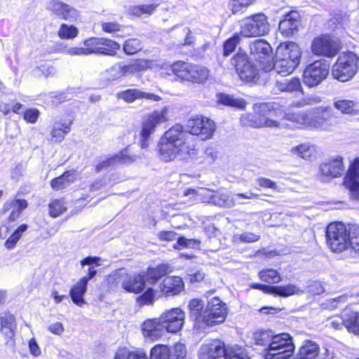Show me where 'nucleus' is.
Instances as JSON below:
<instances>
[{
    "mask_svg": "<svg viewBox=\"0 0 359 359\" xmlns=\"http://www.w3.org/2000/svg\"><path fill=\"white\" fill-rule=\"evenodd\" d=\"M189 137L180 124H175L167 130L161 138L158 147L161 159L165 162L176 158L188 160L196 158L198 150L189 141Z\"/></svg>",
    "mask_w": 359,
    "mask_h": 359,
    "instance_id": "1",
    "label": "nucleus"
},
{
    "mask_svg": "<svg viewBox=\"0 0 359 359\" xmlns=\"http://www.w3.org/2000/svg\"><path fill=\"white\" fill-rule=\"evenodd\" d=\"M326 241L334 252H359V229L353 228L348 231L341 222L331 223L326 229Z\"/></svg>",
    "mask_w": 359,
    "mask_h": 359,
    "instance_id": "2",
    "label": "nucleus"
},
{
    "mask_svg": "<svg viewBox=\"0 0 359 359\" xmlns=\"http://www.w3.org/2000/svg\"><path fill=\"white\" fill-rule=\"evenodd\" d=\"M302 52L294 42L280 43L276 53L273 69L281 76H287L293 72L299 65Z\"/></svg>",
    "mask_w": 359,
    "mask_h": 359,
    "instance_id": "3",
    "label": "nucleus"
},
{
    "mask_svg": "<svg viewBox=\"0 0 359 359\" xmlns=\"http://www.w3.org/2000/svg\"><path fill=\"white\" fill-rule=\"evenodd\" d=\"M199 359H249L241 348L226 349L224 342L212 340L202 344L198 353Z\"/></svg>",
    "mask_w": 359,
    "mask_h": 359,
    "instance_id": "4",
    "label": "nucleus"
},
{
    "mask_svg": "<svg viewBox=\"0 0 359 359\" xmlns=\"http://www.w3.org/2000/svg\"><path fill=\"white\" fill-rule=\"evenodd\" d=\"M275 103H259L254 105V114H243L241 121L244 126L262 128L277 127V121L272 119L275 114Z\"/></svg>",
    "mask_w": 359,
    "mask_h": 359,
    "instance_id": "5",
    "label": "nucleus"
},
{
    "mask_svg": "<svg viewBox=\"0 0 359 359\" xmlns=\"http://www.w3.org/2000/svg\"><path fill=\"white\" fill-rule=\"evenodd\" d=\"M231 65L240 79L247 83H257L262 75L266 74L257 64L250 61L248 55L241 50L231 58Z\"/></svg>",
    "mask_w": 359,
    "mask_h": 359,
    "instance_id": "6",
    "label": "nucleus"
},
{
    "mask_svg": "<svg viewBox=\"0 0 359 359\" xmlns=\"http://www.w3.org/2000/svg\"><path fill=\"white\" fill-rule=\"evenodd\" d=\"M358 63L359 58L354 53H342L332 66V74L341 82L348 81L357 73Z\"/></svg>",
    "mask_w": 359,
    "mask_h": 359,
    "instance_id": "7",
    "label": "nucleus"
},
{
    "mask_svg": "<svg viewBox=\"0 0 359 359\" xmlns=\"http://www.w3.org/2000/svg\"><path fill=\"white\" fill-rule=\"evenodd\" d=\"M294 350L292 337L287 333L273 337L270 348H264L266 359H287Z\"/></svg>",
    "mask_w": 359,
    "mask_h": 359,
    "instance_id": "8",
    "label": "nucleus"
},
{
    "mask_svg": "<svg viewBox=\"0 0 359 359\" xmlns=\"http://www.w3.org/2000/svg\"><path fill=\"white\" fill-rule=\"evenodd\" d=\"M109 282L115 285H121L126 291L137 294L144 289L146 280L142 273L129 277L124 269H120L109 276Z\"/></svg>",
    "mask_w": 359,
    "mask_h": 359,
    "instance_id": "9",
    "label": "nucleus"
},
{
    "mask_svg": "<svg viewBox=\"0 0 359 359\" xmlns=\"http://www.w3.org/2000/svg\"><path fill=\"white\" fill-rule=\"evenodd\" d=\"M269 24L263 13L252 15L245 18L241 25V35L244 37H257L267 34Z\"/></svg>",
    "mask_w": 359,
    "mask_h": 359,
    "instance_id": "10",
    "label": "nucleus"
},
{
    "mask_svg": "<svg viewBox=\"0 0 359 359\" xmlns=\"http://www.w3.org/2000/svg\"><path fill=\"white\" fill-rule=\"evenodd\" d=\"M168 108L163 107L160 110L154 111L145 117L142 122V128L140 133V145L142 148L147 147L150 135L155 132L156 128L159 125L168 121Z\"/></svg>",
    "mask_w": 359,
    "mask_h": 359,
    "instance_id": "11",
    "label": "nucleus"
},
{
    "mask_svg": "<svg viewBox=\"0 0 359 359\" xmlns=\"http://www.w3.org/2000/svg\"><path fill=\"white\" fill-rule=\"evenodd\" d=\"M330 72V65L325 60H316L306 66L303 74V81L309 87L318 86Z\"/></svg>",
    "mask_w": 359,
    "mask_h": 359,
    "instance_id": "12",
    "label": "nucleus"
},
{
    "mask_svg": "<svg viewBox=\"0 0 359 359\" xmlns=\"http://www.w3.org/2000/svg\"><path fill=\"white\" fill-rule=\"evenodd\" d=\"M227 315V306L217 297L212 298L205 308L204 326L212 327L223 323Z\"/></svg>",
    "mask_w": 359,
    "mask_h": 359,
    "instance_id": "13",
    "label": "nucleus"
},
{
    "mask_svg": "<svg viewBox=\"0 0 359 359\" xmlns=\"http://www.w3.org/2000/svg\"><path fill=\"white\" fill-rule=\"evenodd\" d=\"M186 127L189 133L200 135L203 140L210 139L215 131V122L203 116L190 118L187 121Z\"/></svg>",
    "mask_w": 359,
    "mask_h": 359,
    "instance_id": "14",
    "label": "nucleus"
},
{
    "mask_svg": "<svg viewBox=\"0 0 359 359\" xmlns=\"http://www.w3.org/2000/svg\"><path fill=\"white\" fill-rule=\"evenodd\" d=\"M311 128L330 130L337 121L330 107H320L311 114Z\"/></svg>",
    "mask_w": 359,
    "mask_h": 359,
    "instance_id": "15",
    "label": "nucleus"
},
{
    "mask_svg": "<svg viewBox=\"0 0 359 359\" xmlns=\"http://www.w3.org/2000/svg\"><path fill=\"white\" fill-rule=\"evenodd\" d=\"M320 179L322 182L341 176L345 172L343 158L340 156H332L319 165Z\"/></svg>",
    "mask_w": 359,
    "mask_h": 359,
    "instance_id": "16",
    "label": "nucleus"
},
{
    "mask_svg": "<svg viewBox=\"0 0 359 359\" xmlns=\"http://www.w3.org/2000/svg\"><path fill=\"white\" fill-rule=\"evenodd\" d=\"M311 50L315 55L332 57L339 52V43L331 36L323 35L313 39Z\"/></svg>",
    "mask_w": 359,
    "mask_h": 359,
    "instance_id": "17",
    "label": "nucleus"
},
{
    "mask_svg": "<svg viewBox=\"0 0 359 359\" xmlns=\"http://www.w3.org/2000/svg\"><path fill=\"white\" fill-rule=\"evenodd\" d=\"M137 157V155L130 154V147L110 157L101 156L95 166V172L98 173L109 168L131 163L135 161Z\"/></svg>",
    "mask_w": 359,
    "mask_h": 359,
    "instance_id": "18",
    "label": "nucleus"
},
{
    "mask_svg": "<svg viewBox=\"0 0 359 359\" xmlns=\"http://www.w3.org/2000/svg\"><path fill=\"white\" fill-rule=\"evenodd\" d=\"M166 332L176 333L184 325L185 313L180 308L166 310L159 316Z\"/></svg>",
    "mask_w": 359,
    "mask_h": 359,
    "instance_id": "19",
    "label": "nucleus"
},
{
    "mask_svg": "<svg viewBox=\"0 0 359 359\" xmlns=\"http://www.w3.org/2000/svg\"><path fill=\"white\" fill-rule=\"evenodd\" d=\"M149 67V62L147 60H138L129 65H123L121 62L116 64L108 72L112 74V80L119 79L123 76L132 75L136 72L145 70Z\"/></svg>",
    "mask_w": 359,
    "mask_h": 359,
    "instance_id": "20",
    "label": "nucleus"
},
{
    "mask_svg": "<svg viewBox=\"0 0 359 359\" xmlns=\"http://www.w3.org/2000/svg\"><path fill=\"white\" fill-rule=\"evenodd\" d=\"M28 204L26 200L24 199H12L7 201L3 205L1 212L3 214L11 211L10 214L4 224L0 228V231L5 227L8 229V226H10L12 222H14L18 219L23 210L27 207Z\"/></svg>",
    "mask_w": 359,
    "mask_h": 359,
    "instance_id": "21",
    "label": "nucleus"
},
{
    "mask_svg": "<svg viewBox=\"0 0 359 359\" xmlns=\"http://www.w3.org/2000/svg\"><path fill=\"white\" fill-rule=\"evenodd\" d=\"M48 8L58 18L70 22L75 21L79 17L76 9L58 0H51Z\"/></svg>",
    "mask_w": 359,
    "mask_h": 359,
    "instance_id": "22",
    "label": "nucleus"
},
{
    "mask_svg": "<svg viewBox=\"0 0 359 359\" xmlns=\"http://www.w3.org/2000/svg\"><path fill=\"white\" fill-rule=\"evenodd\" d=\"M299 26V14L297 11H290L280 21L278 29L283 36L290 37L298 32Z\"/></svg>",
    "mask_w": 359,
    "mask_h": 359,
    "instance_id": "23",
    "label": "nucleus"
},
{
    "mask_svg": "<svg viewBox=\"0 0 359 359\" xmlns=\"http://www.w3.org/2000/svg\"><path fill=\"white\" fill-rule=\"evenodd\" d=\"M142 331L146 338L152 341L160 339L166 333L160 317L146 320L142 324Z\"/></svg>",
    "mask_w": 359,
    "mask_h": 359,
    "instance_id": "24",
    "label": "nucleus"
},
{
    "mask_svg": "<svg viewBox=\"0 0 359 359\" xmlns=\"http://www.w3.org/2000/svg\"><path fill=\"white\" fill-rule=\"evenodd\" d=\"M250 55L255 60L262 62L272 56V48L264 39H257L250 44Z\"/></svg>",
    "mask_w": 359,
    "mask_h": 359,
    "instance_id": "25",
    "label": "nucleus"
},
{
    "mask_svg": "<svg viewBox=\"0 0 359 359\" xmlns=\"http://www.w3.org/2000/svg\"><path fill=\"white\" fill-rule=\"evenodd\" d=\"M344 184L347 189L359 196V157L355 158L350 164Z\"/></svg>",
    "mask_w": 359,
    "mask_h": 359,
    "instance_id": "26",
    "label": "nucleus"
},
{
    "mask_svg": "<svg viewBox=\"0 0 359 359\" xmlns=\"http://www.w3.org/2000/svg\"><path fill=\"white\" fill-rule=\"evenodd\" d=\"M161 292L165 297L177 295L184 289L182 278L179 276H167L160 285Z\"/></svg>",
    "mask_w": 359,
    "mask_h": 359,
    "instance_id": "27",
    "label": "nucleus"
},
{
    "mask_svg": "<svg viewBox=\"0 0 359 359\" xmlns=\"http://www.w3.org/2000/svg\"><path fill=\"white\" fill-rule=\"evenodd\" d=\"M118 99L124 100L127 103H131L140 99L151 100L154 101H160L161 97L153 93H149L142 91L137 88H128L125 90L117 93Z\"/></svg>",
    "mask_w": 359,
    "mask_h": 359,
    "instance_id": "28",
    "label": "nucleus"
},
{
    "mask_svg": "<svg viewBox=\"0 0 359 359\" xmlns=\"http://www.w3.org/2000/svg\"><path fill=\"white\" fill-rule=\"evenodd\" d=\"M189 318L198 327L204 326L205 308L204 302L200 299H192L189 303Z\"/></svg>",
    "mask_w": 359,
    "mask_h": 359,
    "instance_id": "29",
    "label": "nucleus"
},
{
    "mask_svg": "<svg viewBox=\"0 0 359 359\" xmlns=\"http://www.w3.org/2000/svg\"><path fill=\"white\" fill-rule=\"evenodd\" d=\"M209 77V70L200 65L189 64L185 81L203 83Z\"/></svg>",
    "mask_w": 359,
    "mask_h": 359,
    "instance_id": "30",
    "label": "nucleus"
},
{
    "mask_svg": "<svg viewBox=\"0 0 359 359\" xmlns=\"http://www.w3.org/2000/svg\"><path fill=\"white\" fill-rule=\"evenodd\" d=\"M294 359H325L320 353L318 346L312 341H307L302 345Z\"/></svg>",
    "mask_w": 359,
    "mask_h": 359,
    "instance_id": "31",
    "label": "nucleus"
},
{
    "mask_svg": "<svg viewBox=\"0 0 359 359\" xmlns=\"http://www.w3.org/2000/svg\"><path fill=\"white\" fill-rule=\"evenodd\" d=\"M345 327L349 332L359 334V311L346 307L343 311Z\"/></svg>",
    "mask_w": 359,
    "mask_h": 359,
    "instance_id": "32",
    "label": "nucleus"
},
{
    "mask_svg": "<svg viewBox=\"0 0 359 359\" xmlns=\"http://www.w3.org/2000/svg\"><path fill=\"white\" fill-rule=\"evenodd\" d=\"M0 320L1 332L8 339H12L14 336V330L16 327L14 316L10 312H3L0 313Z\"/></svg>",
    "mask_w": 359,
    "mask_h": 359,
    "instance_id": "33",
    "label": "nucleus"
},
{
    "mask_svg": "<svg viewBox=\"0 0 359 359\" xmlns=\"http://www.w3.org/2000/svg\"><path fill=\"white\" fill-rule=\"evenodd\" d=\"M170 272L168 264H160L156 267L148 268L147 271L142 272L146 281L150 284H155L160 278Z\"/></svg>",
    "mask_w": 359,
    "mask_h": 359,
    "instance_id": "34",
    "label": "nucleus"
},
{
    "mask_svg": "<svg viewBox=\"0 0 359 359\" xmlns=\"http://www.w3.org/2000/svg\"><path fill=\"white\" fill-rule=\"evenodd\" d=\"M88 283L85 278H81L80 280L75 284L69 292V296L72 302L79 306H81L86 304L83 295L87 290Z\"/></svg>",
    "mask_w": 359,
    "mask_h": 359,
    "instance_id": "35",
    "label": "nucleus"
},
{
    "mask_svg": "<svg viewBox=\"0 0 359 359\" xmlns=\"http://www.w3.org/2000/svg\"><path fill=\"white\" fill-rule=\"evenodd\" d=\"M76 177V171L71 170L65 172L62 175L51 180L50 186L53 189L58 191L63 189L72 183Z\"/></svg>",
    "mask_w": 359,
    "mask_h": 359,
    "instance_id": "36",
    "label": "nucleus"
},
{
    "mask_svg": "<svg viewBox=\"0 0 359 359\" xmlns=\"http://www.w3.org/2000/svg\"><path fill=\"white\" fill-rule=\"evenodd\" d=\"M304 290H302L296 285L289 284L287 285H272L271 294L282 297H287L294 294H303Z\"/></svg>",
    "mask_w": 359,
    "mask_h": 359,
    "instance_id": "37",
    "label": "nucleus"
},
{
    "mask_svg": "<svg viewBox=\"0 0 359 359\" xmlns=\"http://www.w3.org/2000/svg\"><path fill=\"white\" fill-rule=\"evenodd\" d=\"M218 101L222 104L239 109H243L246 105V102L243 99L235 98L232 95L225 93H219L218 95Z\"/></svg>",
    "mask_w": 359,
    "mask_h": 359,
    "instance_id": "38",
    "label": "nucleus"
},
{
    "mask_svg": "<svg viewBox=\"0 0 359 359\" xmlns=\"http://www.w3.org/2000/svg\"><path fill=\"white\" fill-rule=\"evenodd\" d=\"M274 336L271 330H263L255 333L253 339L256 344L270 348Z\"/></svg>",
    "mask_w": 359,
    "mask_h": 359,
    "instance_id": "39",
    "label": "nucleus"
},
{
    "mask_svg": "<svg viewBox=\"0 0 359 359\" xmlns=\"http://www.w3.org/2000/svg\"><path fill=\"white\" fill-rule=\"evenodd\" d=\"M70 124L71 123L67 124L62 122H55L51 130L52 137L55 138L56 141L61 142L65 135L69 133Z\"/></svg>",
    "mask_w": 359,
    "mask_h": 359,
    "instance_id": "40",
    "label": "nucleus"
},
{
    "mask_svg": "<svg viewBox=\"0 0 359 359\" xmlns=\"http://www.w3.org/2000/svg\"><path fill=\"white\" fill-rule=\"evenodd\" d=\"M120 48L119 43L105 39V42L100 46V48H97L96 51L97 54L114 56L116 54V50Z\"/></svg>",
    "mask_w": 359,
    "mask_h": 359,
    "instance_id": "41",
    "label": "nucleus"
},
{
    "mask_svg": "<svg viewBox=\"0 0 359 359\" xmlns=\"http://www.w3.org/2000/svg\"><path fill=\"white\" fill-rule=\"evenodd\" d=\"M78 34L79 29L77 27L65 23H62L57 31L58 36L65 40L73 39L77 36Z\"/></svg>",
    "mask_w": 359,
    "mask_h": 359,
    "instance_id": "42",
    "label": "nucleus"
},
{
    "mask_svg": "<svg viewBox=\"0 0 359 359\" xmlns=\"http://www.w3.org/2000/svg\"><path fill=\"white\" fill-rule=\"evenodd\" d=\"M49 215L55 218L67 210L65 203L62 198L52 200L48 204Z\"/></svg>",
    "mask_w": 359,
    "mask_h": 359,
    "instance_id": "43",
    "label": "nucleus"
},
{
    "mask_svg": "<svg viewBox=\"0 0 359 359\" xmlns=\"http://www.w3.org/2000/svg\"><path fill=\"white\" fill-rule=\"evenodd\" d=\"M287 118L304 127H311V115L305 111H298L287 114Z\"/></svg>",
    "mask_w": 359,
    "mask_h": 359,
    "instance_id": "44",
    "label": "nucleus"
},
{
    "mask_svg": "<svg viewBox=\"0 0 359 359\" xmlns=\"http://www.w3.org/2000/svg\"><path fill=\"white\" fill-rule=\"evenodd\" d=\"M149 359H170V348L165 345H156L151 349Z\"/></svg>",
    "mask_w": 359,
    "mask_h": 359,
    "instance_id": "45",
    "label": "nucleus"
},
{
    "mask_svg": "<svg viewBox=\"0 0 359 359\" xmlns=\"http://www.w3.org/2000/svg\"><path fill=\"white\" fill-rule=\"evenodd\" d=\"M114 359H147V355L141 351H130L126 348H120Z\"/></svg>",
    "mask_w": 359,
    "mask_h": 359,
    "instance_id": "46",
    "label": "nucleus"
},
{
    "mask_svg": "<svg viewBox=\"0 0 359 359\" xmlns=\"http://www.w3.org/2000/svg\"><path fill=\"white\" fill-rule=\"evenodd\" d=\"M259 278L262 281L269 284L278 283L281 280L279 273L272 269H267L259 272Z\"/></svg>",
    "mask_w": 359,
    "mask_h": 359,
    "instance_id": "47",
    "label": "nucleus"
},
{
    "mask_svg": "<svg viewBox=\"0 0 359 359\" xmlns=\"http://www.w3.org/2000/svg\"><path fill=\"white\" fill-rule=\"evenodd\" d=\"M291 151L304 159H309L315 152V148L309 144H302L296 147H293Z\"/></svg>",
    "mask_w": 359,
    "mask_h": 359,
    "instance_id": "48",
    "label": "nucleus"
},
{
    "mask_svg": "<svg viewBox=\"0 0 359 359\" xmlns=\"http://www.w3.org/2000/svg\"><path fill=\"white\" fill-rule=\"evenodd\" d=\"M278 87L283 91L294 92L301 90L302 85L299 79L292 78L278 82Z\"/></svg>",
    "mask_w": 359,
    "mask_h": 359,
    "instance_id": "49",
    "label": "nucleus"
},
{
    "mask_svg": "<svg viewBox=\"0 0 359 359\" xmlns=\"http://www.w3.org/2000/svg\"><path fill=\"white\" fill-rule=\"evenodd\" d=\"M334 107L342 114H357L355 111V102L348 100H337L334 102Z\"/></svg>",
    "mask_w": 359,
    "mask_h": 359,
    "instance_id": "50",
    "label": "nucleus"
},
{
    "mask_svg": "<svg viewBox=\"0 0 359 359\" xmlns=\"http://www.w3.org/2000/svg\"><path fill=\"white\" fill-rule=\"evenodd\" d=\"M27 225L25 224H21L6 240L5 247L9 250L14 248L22 234L27 229Z\"/></svg>",
    "mask_w": 359,
    "mask_h": 359,
    "instance_id": "51",
    "label": "nucleus"
},
{
    "mask_svg": "<svg viewBox=\"0 0 359 359\" xmlns=\"http://www.w3.org/2000/svg\"><path fill=\"white\" fill-rule=\"evenodd\" d=\"M240 41L241 36L238 34H235L231 38L226 39L223 44L224 56L230 55L235 50Z\"/></svg>",
    "mask_w": 359,
    "mask_h": 359,
    "instance_id": "52",
    "label": "nucleus"
},
{
    "mask_svg": "<svg viewBox=\"0 0 359 359\" xmlns=\"http://www.w3.org/2000/svg\"><path fill=\"white\" fill-rule=\"evenodd\" d=\"M142 43L138 39H129L124 42L123 50L127 55H133L142 48Z\"/></svg>",
    "mask_w": 359,
    "mask_h": 359,
    "instance_id": "53",
    "label": "nucleus"
},
{
    "mask_svg": "<svg viewBox=\"0 0 359 359\" xmlns=\"http://www.w3.org/2000/svg\"><path fill=\"white\" fill-rule=\"evenodd\" d=\"M189 63L177 61L170 65V71L179 78L185 80L189 71Z\"/></svg>",
    "mask_w": 359,
    "mask_h": 359,
    "instance_id": "54",
    "label": "nucleus"
},
{
    "mask_svg": "<svg viewBox=\"0 0 359 359\" xmlns=\"http://www.w3.org/2000/svg\"><path fill=\"white\" fill-rule=\"evenodd\" d=\"M231 196L226 193H215L211 198L212 203L217 205L224 208H232L233 203L231 202Z\"/></svg>",
    "mask_w": 359,
    "mask_h": 359,
    "instance_id": "55",
    "label": "nucleus"
},
{
    "mask_svg": "<svg viewBox=\"0 0 359 359\" xmlns=\"http://www.w3.org/2000/svg\"><path fill=\"white\" fill-rule=\"evenodd\" d=\"M105 42V38L92 37L84 41L85 48L88 51V54H97V48H100V46Z\"/></svg>",
    "mask_w": 359,
    "mask_h": 359,
    "instance_id": "56",
    "label": "nucleus"
},
{
    "mask_svg": "<svg viewBox=\"0 0 359 359\" xmlns=\"http://www.w3.org/2000/svg\"><path fill=\"white\" fill-rule=\"evenodd\" d=\"M159 6V3L152 4L149 5H139L134 6L131 9V13L134 15L140 16L143 14H149L151 15L154 13L156 8Z\"/></svg>",
    "mask_w": 359,
    "mask_h": 359,
    "instance_id": "57",
    "label": "nucleus"
},
{
    "mask_svg": "<svg viewBox=\"0 0 359 359\" xmlns=\"http://www.w3.org/2000/svg\"><path fill=\"white\" fill-rule=\"evenodd\" d=\"M155 301V291L153 288H148L142 294L137 298L140 305L152 304Z\"/></svg>",
    "mask_w": 359,
    "mask_h": 359,
    "instance_id": "58",
    "label": "nucleus"
},
{
    "mask_svg": "<svg viewBox=\"0 0 359 359\" xmlns=\"http://www.w3.org/2000/svg\"><path fill=\"white\" fill-rule=\"evenodd\" d=\"M303 290H304V293L309 292L311 294L317 295L324 292L325 289L320 282L310 280Z\"/></svg>",
    "mask_w": 359,
    "mask_h": 359,
    "instance_id": "59",
    "label": "nucleus"
},
{
    "mask_svg": "<svg viewBox=\"0 0 359 359\" xmlns=\"http://www.w3.org/2000/svg\"><path fill=\"white\" fill-rule=\"evenodd\" d=\"M187 350L183 344H176L170 349V358L172 359H185Z\"/></svg>",
    "mask_w": 359,
    "mask_h": 359,
    "instance_id": "60",
    "label": "nucleus"
},
{
    "mask_svg": "<svg viewBox=\"0 0 359 359\" xmlns=\"http://www.w3.org/2000/svg\"><path fill=\"white\" fill-rule=\"evenodd\" d=\"M258 185L262 188L271 189L272 190L280 192V189L278 188L276 182L272 181L270 179L266 177H258L256 180Z\"/></svg>",
    "mask_w": 359,
    "mask_h": 359,
    "instance_id": "61",
    "label": "nucleus"
},
{
    "mask_svg": "<svg viewBox=\"0 0 359 359\" xmlns=\"http://www.w3.org/2000/svg\"><path fill=\"white\" fill-rule=\"evenodd\" d=\"M258 195L253 194L252 192H249L248 194H233L231 196V202L233 203V207L237 204H245V203L242 201V198H252L253 197H257Z\"/></svg>",
    "mask_w": 359,
    "mask_h": 359,
    "instance_id": "62",
    "label": "nucleus"
},
{
    "mask_svg": "<svg viewBox=\"0 0 359 359\" xmlns=\"http://www.w3.org/2000/svg\"><path fill=\"white\" fill-rule=\"evenodd\" d=\"M101 27L104 32L114 33L121 30V25L116 22H102Z\"/></svg>",
    "mask_w": 359,
    "mask_h": 359,
    "instance_id": "63",
    "label": "nucleus"
},
{
    "mask_svg": "<svg viewBox=\"0 0 359 359\" xmlns=\"http://www.w3.org/2000/svg\"><path fill=\"white\" fill-rule=\"evenodd\" d=\"M260 239V236L252 232H243L239 236V240L242 243H254Z\"/></svg>",
    "mask_w": 359,
    "mask_h": 359,
    "instance_id": "64",
    "label": "nucleus"
}]
</instances>
